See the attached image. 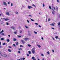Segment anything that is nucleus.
Wrapping results in <instances>:
<instances>
[{"instance_id":"obj_1","label":"nucleus","mask_w":60,"mask_h":60,"mask_svg":"<svg viewBox=\"0 0 60 60\" xmlns=\"http://www.w3.org/2000/svg\"><path fill=\"white\" fill-rule=\"evenodd\" d=\"M49 8L50 9H52V14L53 15H54L55 14V10L53 9V8H51V6H49Z\"/></svg>"},{"instance_id":"obj_2","label":"nucleus","mask_w":60,"mask_h":60,"mask_svg":"<svg viewBox=\"0 0 60 60\" xmlns=\"http://www.w3.org/2000/svg\"><path fill=\"white\" fill-rule=\"evenodd\" d=\"M1 56L4 57H7V56L6 54H1Z\"/></svg>"},{"instance_id":"obj_3","label":"nucleus","mask_w":60,"mask_h":60,"mask_svg":"<svg viewBox=\"0 0 60 60\" xmlns=\"http://www.w3.org/2000/svg\"><path fill=\"white\" fill-rule=\"evenodd\" d=\"M3 4L5 6H7V4L6 2H3Z\"/></svg>"},{"instance_id":"obj_4","label":"nucleus","mask_w":60,"mask_h":60,"mask_svg":"<svg viewBox=\"0 0 60 60\" xmlns=\"http://www.w3.org/2000/svg\"><path fill=\"white\" fill-rule=\"evenodd\" d=\"M21 41L22 44H24V43H25V41L23 40H21Z\"/></svg>"},{"instance_id":"obj_5","label":"nucleus","mask_w":60,"mask_h":60,"mask_svg":"<svg viewBox=\"0 0 60 60\" xmlns=\"http://www.w3.org/2000/svg\"><path fill=\"white\" fill-rule=\"evenodd\" d=\"M29 39V38H24V40L26 41H27V40H28Z\"/></svg>"},{"instance_id":"obj_6","label":"nucleus","mask_w":60,"mask_h":60,"mask_svg":"<svg viewBox=\"0 0 60 60\" xmlns=\"http://www.w3.org/2000/svg\"><path fill=\"white\" fill-rule=\"evenodd\" d=\"M28 8L29 9H31V8H33V7L29 6H28Z\"/></svg>"},{"instance_id":"obj_7","label":"nucleus","mask_w":60,"mask_h":60,"mask_svg":"<svg viewBox=\"0 0 60 60\" xmlns=\"http://www.w3.org/2000/svg\"><path fill=\"white\" fill-rule=\"evenodd\" d=\"M32 52L33 54H34L35 53V51L34 50H32Z\"/></svg>"},{"instance_id":"obj_8","label":"nucleus","mask_w":60,"mask_h":60,"mask_svg":"<svg viewBox=\"0 0 60 60\" xmlns=\"http://www.w3.org/2000/svg\"><path fill=\"white\" fill-rule=\"evenodd\" d=\"M6 14L8 15H10L9 13V12H7V13H6Z\"/></svg>"},{"instance_id":"obj_9","label":"nucleus","mask_w":60,"mask_h":60,"mask_svg":"<svg viewBox=\"0 0 60 60\" xmlns=\"http://www.w3.org/2000/svg\"><path fill=\"white\" fill-rule=\"evenodd\" d=\"M11 28H12V29H14V30H15V27H11Z\"/></svg>"},{"instance_id":"obj_10","label":"nucleus","mask_w":60,"mask_h":60,"mask_svg":"<svg viewBox=\"0 0 60 60\" xmlns=\"http://www.w3.org/2000/svg\"><path fill=\"white\" fill-rule=\"evenodd\" d=\"M17 40V39H16L15 38H14L13 39V41H16Z\"/></svg>"},{"instance_id":"obj_11","label":"nucleus","mask_w":60,"mask_h":60,"mask_svg":"<svg viewBox=\"0 0 60 60\" xmlns=\"http://www.w3.org/2000/svg\"><path fill=\"white\" fill-rule=\"evenodd\" d=\"M0 40H5V39L4 38H0Z\"/></svg>"},{"instance_id":"obj_12","label":"nucleus","mask_w":60,"mask_h":60,"mask_svg":"<svg viewBox=\"0 0 60 60\" xmlns=\"http://www.w3.org/2000/svg\"><path fill=\"white\" fill-rule=\"evenodd\" d=\"M8 51L9 52H11V50L10 49H8Z\"/></svg>"},{"instance_id":"obj_13","label":"nucleus","mask_w":60,"mask_h":60,"mask_svg":"<svg viewBox=\"0 0 60 60\" xmlns=\"http://www.w3.org/2000/svg\"><path fill=\"white\" fill-rule=\"evenodd\" d=\"M37 46H38V47L39 48H41V46H40V45H37Z\"/></svg>"},{"instance_id":"obj_14","label":"nucleus","mask_w":60,"mask_h":60,"mask_svg":"<svg viewBox=\"0 0 60 60\" xmlns=\"http://www.w3.org/2000/svg\"><path fill=\"white\" fill-rule=\"evenodd\" d=\"M56 10L57 11H58V8H57V6L56 7Z\"/></svg>"},{"instance_id":"obj_15","label":"nucleus","mask_w":60,"mask_h":60,"mask_svg":"<svg viewBox=\"0 0 60 60\" xmlns=\"http://www.w3.org/2000/svg\"><path fill=\"white\" fill-rule=\"evenodd\" d=\"M9 20L7 18L6 19H5V20L6 21H7V20Z\"/></svg>"},{"instance_id":"obj_16","label":"nucleus","mask_w":60,"mask_h":60,"mask_svg":"<svg viewBox=\"0 0 60 60\" xmlns=\"http://www.w3.org/2000/svg\"><path fill=\"white\" fill-rule=\"evenodd\" d=\"M30 19H31L32 21H34V20H33L32 19H31V18H30Z\"/></svg>"},{"instance_id":"obj_17","label":"nucleus","mask_w":60,"mask_h":60,"mask_svg":"<svg viewBox=\"0 0 60 60\" xmlns=\"http://www.w3.org/2000/svg\"><path fill=\"white\" fill-rule=\"evenodd\" d=\"M28 52L29 53V54H31V51H28Z\"/></svg>"},{"instance_id":"obj_18","label":"nucleus","mask_w":60,"mask_h":60,"mask_svg":"<svg viewBox=\"0 0 60 60\" xmlns=\"http://www.w3.org/2000/svg\"><path fill=\"white\" fill-rule=\"evenodd\" d=\"M32 50H34L35 51V48H34L32 49Z\"/></svg>"},{"instance_id":"obj_19","label":"nucleus","mask_w":60,"mask_h":60,"mask_svg":"<svg viewBox=\"0 0 60 60\" xmlns=\"http://www.w3.org/2000/svg\"><path fill=\"white\" fill-rule=\"evenodd\" d=\"M32 59H35V58L33 56L32 57Z\"/></svg>"},{"instance_id":"obj_20","label":"nucleus","mask_w":60,"mask_h":60,"mask_svg":"<svg viewBox=\"0 0 60 60\" xmlns=\"http://www.w3.org/2000/svg\"><path fill=\"white\" fill-rule=\"evenodd\" d=\"M51 26H55V25H54L53 23H52L51 24Z\"/></svg>"},{"instance_id":"obj_21","label":"nucleus","mask_w":60,"mask_h":60,"mask_svg":"<svg viewBox=\"0 0 60 60\" xmlns=\"http://www.w3.org/2000/svg\"><path fill=\"white\" fill-rule=\"evenodd\" d=\"M58 26H60V22H59L58 23Z\"/></svg>"},{"instance_id":"obj_22","label":"nucleus","mask_w":60,"mask_h":60,"mask_svg":"<svg viewBox=\"0 0 60 60\" xmlns=\"http://www.w3.org/2000/svg\"><path fill=\"white\" fill-rule=\"evenodd\" d=\"M19 44V43L18 42H17L16 43V45H18Z\"/></svg>"},{"instance_id":"obj_23","label":"nucleus","mask_w":60,"mask_h":60,"mask_svg":"<svg viewBox=\"0 0 60 60\" xmlns=\"http://www.w3.org/2000/svg\"><path fill=\"white\" fill-rule=\"evenodd\" d=\"M28 47H31V45H29V44H28Z\"/></svg>"},{"instance_id":"obj_24","label":"nucleus","mask_w":60,"mask_h":60,"mask_svg":"<svg viewBox=\"0 0 60 60\" xmlns=\"http://www.w3.org/2000/svg\"><path fill=\"white\" fill-rule=\"evenodd\" d=\"M10 41V40H9V39H8L7 40V41H8V42H9V41Z\"/></svg>"},{"instance_id":"obj_25","label":"nucleus","mask_w":60,"mask_h":60,"mask_svg":"<svg viewBox=\"0 0 60 60\" xmlns=\"http://www.w3.org/2000/svg\"><path fill=\"white\" fill-rule=\"evenodd\" d=\"M5 44V43H4L3 44V45H4Z\"/></svg>"},{"instance_id":"obj_26","label":"nucleus","mask_w":60,"mask_h":60,"mask_svg":"<svg viewBox=\"0 0 60 60\" xmlns=\"http://www.w3.org/2000/svg\"><path fill=\"white\" fill-rule=\"evenodd\" d=\"M15 14H18V12H15Z\"/></svg>"},{"instance_id":"obj_27","label":"nucleus","mask_w":60,"mask_h":60,"mask_svg":"<svg viewBox=\"0 0 60 60\" xmlns=\"http://www.w3.org/2000/svg\"><path fill=\"white\" fill-rule=\"evenodd\" d=\"M32 6H34V7H36V6L35 5H34V4H33L32 5Z\"/></svg>"},{"instance_id":"obj_28","label":"nucleus","mask_w":60,"mask_h":60,"mask_svg":"<svg viewBox=\"0 0 60 60\" xmlns=\"http://www.w3.org/2000/svg\"><path fill=\"white\" fill-rule=\"evenodd\" d=\"M53 7H54V6H53V4H52V8H53Z\"/></svg>"},{"instance_id":"obj_29","label":"nucleus","mask_w":60,"mask_h":60,"mask_svg":"<svg viewBox=\"0 0 60 60\" xmlns=\"http://www.w3.org/2000/svg\"><path fill=\"white\" fill-rule=\"evenodd\" d=\"M34 33L35 34H36L37 33L35 31H34Z\"/></svg>"},{"instance_id":"obj_30","label":"nucleus","mask_w":60,"mask_h":60,"mask_svg":"<svg viewBox=\"0 0 60 60\" xmlns=\"http://www.w3.org/2000/svg\"><path fill=\"white\" fill-rule=\"evenodd\" d=\"M20 33H22V30H20Z\"/></svg>"},{"instance_id":"obj_31","label":"nucleus","mask_w":60,"mask_h":60,"mask_svg":"<svg viewBox=\"0 0 60 60\" xmlns=\"http://www.w3.org/2000/svg\"><path fill=\"white\" fill-rule=\"evenodd\" d=\"M43 7H44V6H45V5L44 4H43Z\"/></svg>"},{"instance_id":"obj_32","label":"nucleus","mask_w":60,"mask_h":60,"mask_svg":"<svg viewBox=\"0 0 60 60\" xmlns=\"http://www.w3.org/2000/svg\"><path fill=\"white\" fill-rule=\"evenodd\" d=\"M41 56H44V55H43V54H41Z\"/></svg>"},{"instance_id":"obj_33","label":"nucleus","mask_w":60,"mask_h":60,"mask_svg":"<svg viewBox=\"0 0 60 60\" xmlns=\"http://www.w3.org/2000/svg\"><path fill=\"white\" fill-rule=\"evenodd\" d=\"M55 38H56V39H57L58 38V36H56Z\"/></svg>"},{"instance_id":"obj_34","label":"nucleus","mask_w":60,"mask_h":60,"mask_svg":"<svg viewBox=\"0 0 60 60\" xmlns=\"http://www.w3.org/2000/svg\"><path fill=\"white\" fill-rule=\"evenodd\" d=\"M6 24L7 25H9V23H8V22H7L6 23Z\"/></svg>"},{"instance_id":"obj_35","label":"nucleus","mask_w":60,"mask_h":60,"mask_svg":"<svg viewBox=\"0 0 60 60\" xmlns=\"http://www.w3.org/2000/svg\"><path fill=\"white\" fill-rule=\"evenodd\" d=\"M18 36L19 37V38H20V37H21V36L19 35H18Z\"/></svg>"},{"instance_id":"obj_36","label":"nucleus","mask_w":60,"mask_h":60,"mask_svg":"<svg viewBox=\"0 0 60 60\" xmlns=\"http://www.w3.org/2000/svg\"><path fill=\"white\" fill-rule=\"evenodd\" d=\"M18 53H19V54H20V52L19 51H18Z\"/></svg>"},{"instance_id":"obj_37","label":"nucleus","mask_w":60,"mask_h":60,"mask_svg":"<svg viewBox=\"0 0 60 60\" xmlns=\"http://www.w3.org/2000/svg\"><path fill=\"white\" fill-rule=\"evenodd\" d=\"M11 6H13V4L12 3H11Z\"/></svg>"},{"instance_id":"obj_38","label":"nucleus","mask_w":60,"mask_h":60,"mask_svg":"<svg viewBox=\"0 0 60 60\" xmlns=\"http://www.w3.org/2000/svg\"><path fill=\"white\" fill-rule=\"evenodd\" d=\"M1 32H2V33H4V30H2Z\"/></svg>"},{"instance_id":"obj_39","label":"nucleus","mask_w":60,"mask_h":60,"mask_svg":"<svg viewBox=\"0 0 60 60\" xmlns=\"http://www.w3.org/2000/svg\"><path fill=\"white\" fill-rule=\"evenodd\" d=\"M10 3H11V2H9L8 3V4H10Z\"/></svg>"},{"instance_id":"obj_40","label":"nucleus","mask_w":60,"mask_h":60,"mask_svg":"<svg viewBox=\"0 0 60 60\" xmlns=\"http://www.w3.org/2000/svg\"><path fill=\"white\" fill-rule=\"evenodd\" d=\"M47 54H49V52H47Z\"/></svg>"},{"instance_id":"obj_41","label":"nucleus","mask_w":60,"mask_h":60,"mask_svg":"<svg viewBox=\"0 0 60 60\" xmlns=\"http://www.w3.org/2000/svg\"><path fill=\"white\" fill-rule=\"evenodd\" d=\"M20 47H23V46L22 45H20Z\"/></svg>"},{"instance_id":"obj_42","label":"nucleus","mask_w":60,"mask_h":60,"mask_svg":"<svg viewBox=\"0 0 60 60\" xmlns=\"http://www.w3.org/2000/svg\"><path fill=\"white\" fill-rule=\"evenodd\" d=\"M27 56H29V54H27Z\"/></svg>"},{"instance_id":"obj_43","label":"nucleus","mask_w":60,"mask_h":60,"mask_svg":"<svg viewBox=\"0 0 60 60\" xmlns=\"http://www.w3.org/2000/svg\"><path fill=\"white\" fill-rule=\"evenodd\" d=\"M17 32H14V33L15 34H17Z\"/></svg>"},{"instance_id":"obj_44","label":"nucleus","mask_w":60,"mask_h":60,"mask_svg":"<svg viewBox=\"0 0 60 60\" xmlns=\"http://www.w3.org/2000/svg\"><path fill=\"white\" fill-rule=\"evenodd\" d=\"M8 48H11V46H8Z\"/></svg>"},{"instance_id":"obj_45","label":"nucleus","mask_w":60,"mask_h":60,"mask_svg":"<svg viewBox=\"0 0 60 60\" xmlns=\"http://www.w3.org/2000/svg\"><path fill=\"white\" fill-rule=\"evenodd\" d=\"M1 35H4V33H2L1 34Z\"/></svg>"},{"instance_id":"obj_46","label":"nucleus","mask_w":60,"mask_h":60,"mask_svg":"<svg viewBox=\"0 0 60 60\" xmlns=\"http://www.w3.org/2000/svg\"><path fill=\"white\" fill-rule=\"evenodd\" d=\"M27 21L28 23H30V22H29V20H27Z\"/></svg>"},{"instance_id":"obj_47","label":"nucleus","mask_w":60,"mask_h":60,"mask_svg":"<svg viewBox=\"0 0 60 60\" xmlns=\"http://www.w3.org/2000/svg\"><path fill=\"white\" fill-rule=\"evenodd\" d=\"M22 7L23 8H26V7H25V6H22Z\"/></svg>"},{"instance_id":"obj_48","label":"nucleus","mask_w":60,"mask_h":60,"mask_svg":"<svg viewBox=\"0 0 60 60\" xmlns=\"http://www.w3.org/2000/svg\"><path fill=\"white\" fill-rule=\"evenodd\" d=\"M25 26L26 28H28V27L27 26Z\"/></svg>"},{"instance_id":"obj_49","label":"nucleus","mask_w":60,"mask_h":60,"mask_svg":"<svg viewBox=\"0 0 60 60\" xmlns=\"http://www.w3.org/2000/svg\"><path fill=\"white\" fill-rule=\"evenodd\" d=\"M22 59L23 60H25V58H23Z\"/></svg>"},{"instance_id":"obj_50","label":"nucleus","mask_w":60,"mask_h":60,"mask_svg":"<svg viewBox=\"0 0 60 60\" xmlns=\"http://www.w3.org/2000/svg\"><path fill=\"white\" fill-rule=\"evenodd\" d=\"M53 9L55 10H56V8H55V7H53Z\"/></svg>"},{"instance_id":"obj_51","label":"nucleus","mask_w":60,"mask_h":60,"mask_svg":"<svg viewBox=\"0 0 60 60\" xmlns=\"http://www.w3.org/2000/svg\"><path fill=\"white\" fill-rule=\"evenodd\" d=\"M35 24L37 25H38V23H36Z\"/></svg>"},{"instance_id":"obj_52","label":"nucleus","mask_w":60,"mask_h":60,"mask_svg":"<svg viewBox=\"0 0 60 60\" xmlns=\"http://www.w3.org/2000/svg\"><path fill=\"white\" fill-rule=\"evenodd\" d=\"M13 45L15 47H16V45H15V44H14Z\"/></svg>"},{"instance_id":"obj_53","label":"nucleus","mask_w":60,"mask_h":60,"mask_svg":"<svg viewBox=\"0 0 60 60\" xmlns=\"http://www.w3.org/2000/svg\"><path fill=\"white\" fill-rule=\"evenodd\" d=\"M52 39H53V40H55V39H54V38H53V37H52Z\"/></svg>"},{"instance_id":"obj_54","label":"nucleus","mask_w":60,"mask_h":60,"mask_svg":"<svg viewBox=\"0 0 60 60\" xmlns=\"http://www.w3.org/2000/svg\"><path fill=\"white\" fill-rule=\"evenodd\" d=\"M47 19H48V18H46V22H47Z\"/></svg>"},{"instance_id":"obj_55","label":"nucleus","mask_w":60,"mask_h":60,"mask_svg":"<svg viewBox=\"0 0 60 60\" xmlns=\"http://www.w3.org/2000/svg\"><path fill=\"white\" fill-rule=\"evenodd\" d=\"M48 21H50V19L49 18L48 19Z\"/></svg>"},{"instance_id":"obj_56","label":"nucleus","mask_w":60,"mask_h":60,"mask_svg":"<svg viewBox=\"0 0 60 60\" xmlns=\"http://www.w3.org/2000/svg\"><path fill=\"white\" fill-rule=\"evenodd\" d=\"M57 2H59V0H57Z\"/></svg>"},{"instance_id":"obj_57","label":"nucleus","mask_w":60,"mask_h":60,"mask_svg":"<svg viewBox=\"0 0 60 60\" xmlns=\"http://www.w3.org/2000/svg\"><path fill=\"white\" fill-rule=\"evenodd\" d=\"M41 39H42V40H43L44 39H43V37H42L41 38Z\"/></svg>"},{"instance_id":"obj_58","label":"nucleus","mask_w":60,"mask_h":60,"mask_svg":"<svg viewBox=\"0 0 60 60\" xmlns=\"http://www.w3.org/2000/svg\"><path fill=\"white\" fill-rule=\"evenodd\" d=\"M38 26H39V27H41V26L40 25Z\"/></svg>"},{"instance_id":"obj_59","label":"nucleus","mask_w":60,"mask_h":60,"mask_svg":"<svg viewBox=\"0 0 60 60\" xmlns=\"http://www.w3.org/2000/svg\"><path fill=\"white\" fill-rule=\"evenodd\" d=\"M52 51L53 52H54V50H52Z\"/></svg>"},{"instance_id":"obj_60","label":"nucleus","mask_w":60,"mask_h":60,"mask_svg":"<svg viewBox=\"0 0 60 60\" xmlns=\"http://www.w3.org/2000/svg\"><path fill=\"white\" fill-rule=\"evenodd\" d=\"M2 32H1V31L0 32V34H2Z\"/></svg>"},{"instance_id":"obj_61","label":"nucleus","mask_w":60,"mask_h":60,"mask_svg":"<svg viewBox=\"0 0 60 60\" xmlns=\"http://www.w3.org/2000/svg\"><path fill=\"white\" fill-rule=\"evenodd\" d=\"M1 42H0V45H1Z\"/></svg>"},{"instance_id":"obj_62","label":"nucleus","mask_w":60,"mask_h":60,"mask_svg":"<svg viewBox=\"0 0 60 60\" xmlns=\"http://www.w3.org/2000/svg\"><path fill=\"white\" fill-rule=\"evenodd\" d=\"M20 50L21 49V50H22V48H20Z\"/></svg>"},{"instance_id":"obj_63","label":"nucleus","mask_w":60,"mask_h":60,"mask_svg":"<svg viewBox=\"0 0 60 60\" xmlns=\"http://www.w3.org/2000/svg\"><path fill=\"white\" fill-rule=\"evenodd\" d=\"M52 29H53V30L54 29V28H52Z\"/></svg>"},{"instance_id":"obj_64","label":"nucleus","mask_w":60,"mask_h":60,"mask_svg":"<svg viewBox=\"0 0 60 60\" xmlns=\"http://www.w3.org/2000/svg\"><path fill=\"white\" fill-rule=\"evenodd\" d=\"M33 60H36V59H34Z\"/></svg>"}]
</instances>
